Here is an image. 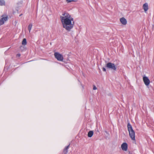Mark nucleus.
Returning <instances> with one entry per match:
<instances>
[{
  "label": "nucleus",
  "mask_w": 154,
  "mask_h": 154,
  "mask_svg": "<svg viewBox=\"0 0 154 154\" xmlns=\"http://www.w3.org/2000/svg\"><path fill=\"white\" fill-rule=\"evenodd\" d=\"M60 18L63 27L68 31H70L73 27V18L66 11L63 12Z\"/></svg>",
  "instance_id": "nucleus-1"
},
{
  "label": "nucleus",
  "mask_w": 154,
  "mask_h": 154,
  "mask_svg": "<svg viewBox=\"0 0 154 154\" xmlns=\"http://www.w3.org/2000/svg\"><path fill=\"white\" fill-rule=\"evenodd\" d=\"M128 131L129 132V136L132 140L135 141V132L132 128V127L130 124L128 123L127 125Z\"/></svg>",
  "instance_id": "nucleus-2"
},
{
  "label": "nucleus",
  "mask_w": 154,
  "mask_h": 154,
  "mask_svg": "<svg viewBox=\"0 0 154 154\" xmlns=\"http://www.w3.org/2000/svg\"><path fill=\"white\" fill-rule=\"evenodd\" d=\"M8 18V15L5 13L1 16V18L0 19V26L3 25L5 22L7 21Z\"/></svg>",
  "instance_id": "nucleus-3"
},
{
  "label": "nucleus",
  "mask_w": 154,
  "mask_h": 154,
  "mask_svg": "<svg viewBox=\"0 0 154 154\" xmlns=\"http://www.w3.org/2000/svg\"><path fill=\"white\" fill-rule=\"evenodd\" d=\"M106 67L115 71L116 69V67L115 64L111 63H108L106 64Z\"/></svg>",
  "instance_id": "nucleus-4"
},
{
  "label": "nucleus",
  "mask_w": 154,
  "mask_h": 154,
  "mask_svg": "<svg viewBox=\"0 0 154 154\" xmlns=\"http://www.w3.org/2000/svg\"><path fill=\"white\" fill-rule=\"evenodd\" d=\"M55 58L59 61H62L63 60V56L58 53L56 52L54 54Z\"/></svg>",
  "instance_id": "nucleus-5"
},
{
  "label": "nucleus",
  "mask_w": 154,
  "mask_h": 154,
  "mask_svg": "<svg viewBox=\"0 0 154 154\" xmlns=\"http://www.w3.org/2000/svg\"><path fill=\"white\" fill-rule=\"evenodd\" d=\"M143 80L145 84L147 86L149 84L150 81L148 78L146 76H144L143 77Z\"/></svg>",
  "instance_id": "nucleus-6"
},
{
  "label": "nucleus",
  "mask_w": 154,
  "mask_h": 154,
  "mask_svg": "<svg viewBox=\"0 0 154 154\" xmlns=\"http://www.w3.org/2000/svg\"><path fill=\"white\" fill-rule=\"evenodd\" d=\"M121 148L123 150L127 151L128 149V144L126 143H123L121 145Z\"/></svg>",
  "instance_id": "nucleus-7"
},
{
  "label": "nucleus",
  "mask_w": 154,
  "mask_h": 154,
  "mask_svg": "<svg viewBox=\"0 0 154 154\" xmlns=\"http://www.w3.org/2000/svg\"><path fill=\"white\" fill-rule=\"evenodd\" d=\"M121 23L123 25H125L127 23L126 20L124 17H122L120 19Z\"/></svg>",
  "instance_id": "nucleus-8"
},
{
  "label": "nucleus",
  "mask_w": 154,
  "mask_h": 154,
  "mask_svg": "<svg viewBox=\"0 0 154 154\" xmlns=\"http://www.w3.org/2000/svg\"><path fill=\"white\" fill-rule=\"evenodd\" d=\"M143 7L145 12H146L148 9V4L147 3H145L144 4L143 6Z\"/></svg>",
  "instance_id": "nucleus-9"
},
{
  "label": "nucleus",
  "mask_w": 154,
  "mask_h": 154,
  "mask_svg": "<svg viewBox=\"0 0 154 154\" xmlns=\"http://www.w3.org/2000/svg\"><path fill=\"white\" fill-rule=\"evenodd\" d=\"M94 134V132L92 131H89L88 134V136L89 137H92Z\"/></svg>",
  "instance_id": "nucleus-10"
},
{
  "label": "nucleus",
  "mask_w": 154,
  "mask_h": 154,
  "mask_svg": "<svg viewBox=\"0 0 154 154\" xmlns=\"http://www.w3.org/2000/svg\"><path fill=\"white\" fill-rule=\"evenodd\" d=\"M5 2L4 0H0V6H5Z\"/></svg>",
  "instance_id": "nucleus-11"
},
{
  "label": "nucleus",
  "mask_w": 154,
  "mask_h": 154,
  "mask_svg": "<svg viewBox=\"0 0 154 154\" xmlns=\"http://www.w3.org/2000/svg\"><path fill=\"white\" fill-rule=\"evenodd\" d=\"M32 24L31 23H30L29 24L28 26V30L29 31V33L30 32L31 29L32 28Z\"/></svg>",
  "instance_id": "nucleus-12"
},
{
  "label": "nucleus",
  "mask_w": 154,
  "mask_h": 154,
  "mask_svg": "<svg viewBox=\"0 0 154 154\" xmlns=\"http://www.w3.org/2000/svg\"><path fill=\"white\" fill-rule=\"evenodd\" d=\"M26 44L27 42L26 39H23L22 42V45H25Z\"/></svg>",
  "instance_id": "nucleus-13"
},
{
  "label": "nucleus",
  "mask_w": 154,
  "mask_h": 154,
  "mask_svg": "<svg viewBox=\"0 0 154 154\" xmlns=\"http://www.w3.org/2000/svg\"><path fill=\"white\" fill-rule=\"evenodd\" d=\"M77 0H66L67 2H76Z\"/></svg>",
  "instance_id": "nucleus-14"
},
{
  "label": "nucleus",
  "mask_w": 154,
  "mask_h": 154,
  "mask_svg": "<svg viewBox=\"0 0 154 154\" xmlns=\"http://www.w3.org/2000/svg\"><path fill=\"white\" fill-rule=\"evenodd\" d=\"M20 50L22 51H24L25 49L24 47L23 46H21L20 47Z\"/></svg>",
  "instance_id": "nucleus-15"
},
{
  "label": "nucleus",
  "mask_w": 154,
  "mask_h": 154,
  "mask_svg": "<svg viewBox=\"0 0 154 154\" xmlns=\"http://www.w3.org/2000/svg\"><path fill=\"white\" fill-rule=\"evenodd\" d=\"M69 145L68 146H66L65 148V149H66V153H67L68 152V149L69 148Z\"/></svg>",
  "instance_id": "nucleus-16"
},
{
  "label": "nucleus",
  "mask_w": 154,
  "mask_h": 154,
  "mask_svg": "<svg viewBox=\"0 0 154 154\" xmlns=\"http://www.w3.org/2000/svg\"><path fill=\"white\" fill-rule=\"evenodd\" d=\"M97 89V87L95 86L94 85L93 86V89L94 90H96Z\"/></svg>",
  "instance_id": "nucleus-17"
},
{
  "label": "nucleus",
  "mask_w": 154,
  "mask_h": 154,
  "mask_svg": "<svg viewBox=\"0 0 154 154\" xmlns=\"http://www.w3.org/2000/svg\"><path fill=\"white\" fill-rule=\"evenodd\" d=\"M103 70L104 71H106V69H105V68H104V67H103Z\"/></svg>",
  "instance_id": "nucleus-18"
},
{
  "label": "nucleus",
  "mask_w": 154,
  "mask_h": 154,
  "mask_svg": "<svg viewBox=\"0 0 154 154\" xmlns=\"http://www.w3.org/2000/svg\"><path fill=\"white\" fill-rule=\"evenodd\" d=\"M66 149H64L63 150V152H64L65 154H66Z\"/></svg>",
  "instance_id": "nucleus-19"
},
{
  "label": "nucleus",
  "mask_w": 154,
  "mask_h": 154,
  "mask_svg": "<svg viewBox=\"0 0 154 154\" xmlns=\"http://www.w3.org/2000/svg\"><path fill=\"white\" fill-rule=\"evenodd\" d=\"M20 56V54H17V56H18V57H19Z\"/></svg>",
  "instance_id": "nucleus-20"
},
{
  "label": "nucleus",
  "mask_w": 154,
  "mask_h": 154,
  "mask_svg": "<svg viewBox=\"0 0 154 154\" xmlns=\"http://www.w3.org/2000/svg\"><path fill=\"white\" fill-rule=\"evenodd\" d=\"M128 154H132V153L131 152H129Z\"/></svg>",
  "instance_id": "nucleus-21"
},
{
  "label": "nucleus",
  "mask_w": 154,
  "mask_h": 154,
  "mask_svg": "<svg viewBox=\"0 0 154 154\" xmlns=\"http://www.w3.org/2000/svg\"><path fill=\"white\" fill-rule=\"evenodd\" d=\"M22 15V14H21L20 15V16Z\"/></svg>",
  "instance_id": "nucleus-22"
}]
</instances>
